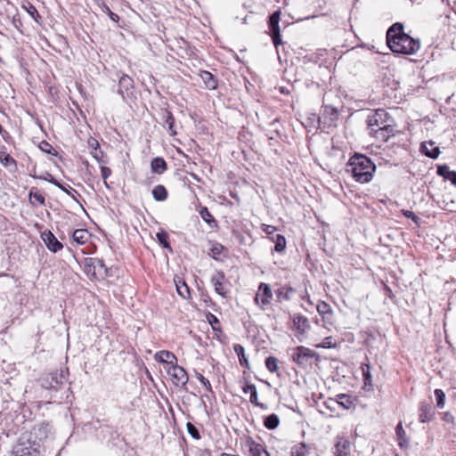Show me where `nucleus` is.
I'll return each instance as SVG.
<instances>
[{
  "label": "nucleus",
  "mask_w": 456,
  "mask_h": 456,
  "mask_svg": "<svg viewBox=\"0 0 456 456\" xmlns=\"http://www.w3.org/2000/svg\"><path fill=\"white\" fill-rule=\"evenodd\" d=\"M347 166L354 179L361 183H366L372 180L376 165L363 154L355 153L349 159Z\"/></svg>",
  "instance_id": "f03ea898"
},
{
  "label": "nucleus",
  "mask_w": 456,
  "mask_h": 456,
  "mask_svg": "<svg viewBox=\"0 0 456 456\" xmlns=\"http://www.w3.org/2000/svg\"><path fill=\"white\" fill-rule=\"evenodd\" d=\"M362 377H363V388L366 391L373 390L372 376L370 373V365L368 363H362L361 366Z\"/></svg>",
  "instance_id": "4be33fe9"
},
{
  "label": "nucleus",
  "mask_w": 456,
  "mask_h": 456,
  "mask_svg": "<svg viewBox=\"0 0 456 456\" xmlns=\"http://www.w3.org/2000/svg\"><path fill=\"white\" fill-rule=\"evenodd\" d=\"M272 240L274 242V250L277 252L284 251L286 248V239L281 234H276L275 237L272 238Z\"/></svg>",
  "instance_id": "72a5a7b5"
},
{
  "label": "nucleus",
  "mask_w": 456,
  "mask_h": 456,
  "mask_svg": "<svg viewBox=\"0 0 456 456\" xmlns=\"http://www.w3.org/2000/svg\"><path fill=\"white\" fill-rule=\"evenodd\" d=\"M336 343L333 341L332 337H326L322 342L316 346V347L321 348H334L336 347Z\"/></svg>",
  "instance_id": "37998d69"
},
{
  "label": "nucleus",
  "mask_w": 456,
  "mask_h": 456,
  "mask_svg": "<svg viewBox=\"0 0 456 456\" xmlns=\"http://www.w3.org/2000/svg\"><path fill=\"white\" fill-rule=\"evenodd\" d=\"M324 113L330 114V116H331L330 120L331 121H334L338 118V111H337V109H335V108H332V107H330V106H325Z\"/></svg>",
  "instance_id": "8fccbe9b"
},
{
  "label": "nucleus",
  "mask_w": 456,
  "mask_h": 456,
  "mask_svg": "<svg viewBox=\"0 0 456 456\" xmlns=\"http://www.w3.org/2000/svg\"><path fill=\"white\" fill-rule=\"evenodd\" d=\"M87 144H88V147L92 150V151H96L97 149L100 148V143L99 142L94 138V137H90L87 141Z\"/></svg>",
  "instance_id": "5fc2aeb1"
},
{
  "label": "nucleus",
  "mask_w": 456,
  "mask_h": 456,
  "mask_svg": "<svg viewBox=\"0 0 456 456\" xmlns=\"http://www.w3.org/2000/svg\"><path fill=\"white\" fill-rule=\"evenodd\" d=\"M225 276L223 273H217L211 278V283L215 288V291L223 297H226L229 291L227 286L224 284Z\"/></svg>",
  "instance_id": "f8f14e48"
},
{
  "label": "nucleus",
  "mask_w": 456,
  "mask_h": 456,
  "mask_svg": "<svg viewBox=\"0 0 456 456\" xmlns=\"http://www.w3.org/2000/svg\"><path fill=\"white\" fill-rule=\"evenodd\" d=\"M40 148L43 151H45L49 154H55V150L47 142H42Z\"/></svg>",
  "instance_id": "3c124183"
},
{
  "label": "nucleus",
  "mask_w": 456,
  "mask_h": 456,
  "mask_svg": "<svg viewBox=\"0 0 456 456\" xmlns=\"http://www.w3.org/2000/svg\"><path fill=\"white\" fill-rule=\"evenodd\" d=\"M317 311L323 318H328L329 315L333 314L331 306L323 301L317 305Z\"/></svg>",
  "instance_id": "c9c22d12"
},
{
  "label": "nucleus",
  "mask_w": 456,
  "mask_h": 456,
  "mask_svg": "<svg viewBox=\"0 0 456 456\" xmlns=\"http://www.w3.org/2000/svg\"><path fill=\"white\" fill-rule=\"evenodd\" d=\"M291 320L299 333H305L310 328L308 319L300 314H294Z\"/></svg>",
  "instance_id": "2eb2a0df"
},
{
  "label": "nucleus",
  "mask_w": 456,
  "mask_h": 456,
  "mask_svg": "<svg viewBox=\"0 0 456 456\" xmlns=\"http://www.w3.org/2000/svg\"><path fill=\"white\" fill-rule=\"evenodd\" d=\"M29 199L32 203H34V201L37 202L39 205H45V197L35 189L30 190Z\"/></svg>",
  "instance_id": "ea45409f"
},
{
  "label": "nucleus",
  "mask_w": 456,
  "mask_h": 456,
  "mask_svg": "<svg viewBox=\"0 0 456 456\" xmlns=\"http://www.w3.org/2000/svg\"><path fill=\"white\" fill-rule=\"evenodd\" d=\"M88 236V232L86 229H77L72 234L74 241L81 245L87 241Z\"/></svg>",
  "instance_id": "c756f323"
},
{
  "label": "nucleus",
  "mask_w": 456,
  "mask_h": 456,
  "mask_svg": "<svg viewBox=\"0 0 456 456\" xmlns=\"http://www.w3.org/2000/svg\"><path fill=\"white\" fill-rule=\"evenodd\" d=\"M276 297L279 301H289L292 299L293 296L296 294V289L289 285H284L279 288L275 291Z\"/></svg>",
  "instance_id": "a211bd4d"
},
{
  "label": "nucleus",
  "mask_w": 456,
  "mask_h": 456,
  "mask_svg": "<svg viewBox=\"0 0 456 456\" xmlns=\"http://www.w3.org/2000/svg\"><path fill=\"white\" fill-rule=\"evenodd\" d=\"M387 45L395 53L412 55L420 48V42L404 32L402 23H394L387 31Z\"/></svg>",
  "instance_id": "f257e3e1"
},
{
  "label": "nucleus",
  "mask_w": 456,
  "mask_h": 456,
  "mask_svg": "<svg viewBox=\"0 0 456 456\" xmlns=\"http://www.w3.org/2000/svg\"><path fill=\"white\" fill-rule=\"evenodd\" d=\"M280 18H281V11L278 10L271 14V16L269 17V21H268L273 43L277 51H278V46L282 44L281 37V30H280V26H279Z\"/></svg>",
  "instance_id": "39448f33"
},
{
  "label": "nucleus",
  "mask_w": 456,
  "mask_h": 456,
  "mask_svg": "<svg viewBox=\"0 0 456 456\" xmlns=\"http://www.w3.org/2000/svg\"><path fill=\"white\" fill-rule=\"evenodd\" d=\"M350 442L345 438H339L334 447L336 456H347L350 452Z\"/></svg>",
  "instance_id": "6ab92c4d"
},
{
  "label": "nucleus",
  "mask_w": 456,
  "mask_h": 456,
  "mask_svg": "<svg viewBox=\"0 0 456 456\" xmlns=\"http://www.w3.org/2000/svg\"><path fill=\"white\" fill-rule=\"evenodd\" d=\"M273 291L267 283L261 282L254 297L255 303L262 309L271 303Z\"/></svg>",
  "instance_id": "6e6552de"
},
{
  "label": "nucleus",
  "mask_w": 456,
  "mask_h": 456,
  "mask_svg": "<svg viewBox=\"0 0 456 456\" xmlns=\"http://www.w3.org/2000/svg\"><path fill=\"white\" fill-rule=\"evenodd\" d=\"M265 366L270 372H276L279 369L278 359L274 356H268L265 360Z\"/></svg>",
  "instance_id": "58836bf2"
},
{
  "label": "nucleus",
  "mask_w": 456,
  "mask_h": 456,
  "mask_svg": "<svg viewBox=\"0 0 456 456\" xmlns=\"http://www.w3.org/2000/svg\"><path fill=\"white\" fill-rule=\"evenodd\" d=\"M248 445L249 456H270L269 452L262 444L253 440H249Z\"/></svg>",
  "instance_id": "5701e85b"
},
{
  "label": "nucleus",
  "mask_w": 456,
  "mask_h": 456,
  "mask_svg": "<svg viewBox=\"0 0 456 456\" xmlns=\"http://www.w3.org/2000/svg\"><path fill=\"white\" fill-rule=\"evenodd\" d=\"M434 418L432 405L426 402H421L419 405V419L421 423L429 422Z\"/></svg>",
  "instance_id": "ddd939ff"
},
{
  "label": "nucleus",
  "mask_w": 456,
  "mask_h": 456,
  "mask_svg": "<svg viewBox=\"0 0 456 456\" xmlns=\"http://www.w3.org/2000/svg\"><path fill=\"white\" fill-rule=\"evenodd\" d=\"M437 175L444 177L445 180L450 181L452 184L456 185V171L450 170L448 166H438Z\"/></svg>",
  "instance_id": "393cba45"
},
{
  "label": "nucleus",
  "mask_w": 456,
  "mask_h": 456,
  "mask_svg": "<svg viewBox=\"0 0 456 456\" xmlns=\"http://www.w3.org/2000/svg\"><path fill=\"white\" fill-rule=\"evenodd\" d=\"M48 176L50 178H44L45 180L48 181L49 183H53L61 191H63L65 193H67L69 196H70L73 200L77 201L76 196H79L78 192L73 189L71 186H64L60 182H58L55 178H53L50 174H48Z\"/></svg>",
  "instance_id": "aec40b11"
},
{
  "label": "nucleus",
  "mask_w": 456,
  "mask_h": 456,
  "mask_svg": "<svg viewBox=\"0 0 456 456\" xmlns=\"http://www.w3.org/2000/svg\"><path fill=\"white\" fill-rule=\"evenodd\" d=\"M395 433H396V436H397L398 439L400 440L399 444L402 446L403 445L402 440H403V436L405 435V432H404L401 423H399L396 426Z\"/></svg>",
  "instance_id": "864d4df0"
},
{
  "label": "nucleus",
  "mask_w": 456,
  "mask_h": 456,
  "mask_svg": "<svg viewBox=\"0 0 456 456\" xmlns=\"http://www.w3.org/2000/svg\"><path fill=\"white\" fill-rule=\"evenodd\" d=\"M14 456H40L39 444L35 441L20 438L13 447Z\"/></svg>",
  "instance_id": "20e7f679"
},
{
  "label": "nucleus",
  "mask_w": 456,
  "mask_h": 456,
  "mask_svg": "<svg viewBox=\"0 0 456 456\" xmlns=\"http://www.w3.org/2000/svg\"><path fill=\"white\" fill-rule=\"evenodd\" d=\"M196 378L202 384V386L205 387V389L208 392H212V387L208 379H206L202 374L200 372H196Z\"/></svg>",
  "instance_id": "c03bdc74"
},
{
  "label": "nucleus",
  "mask_w": 456,
  "mask_h": 456,
  "mask_svg": "<svg viewBox=\"0 0 456 456\" xmlns=\"http://www.w3.org/2000/svg\"><path fill=\"white\" fill-rule=\"evenodd\" d=\"M420 151L424 155L431 159H436L440 154L438 147L434 146L433 142H424L420 145Z\"/></svg>",
  "instance_id": "f3484780"
},
{
  "label": "nucleus",
  "mask_w": 456,
  "mask_h": 456,
  "mask_svg": "<svg viewBox=\"0 0 456 456\" xmlns=\"http://www.w3.org/2000/svg\"><path fill=\"white\" fill-rule=\"evenodd\" d=\"M370 134L376 137L378 140L387 142L390 137L395 136V129L389 123L383 124V126L374 129L373 132H370Z\"/></svg>",
  "instance_id": "9d476101"
},
{
  "label": "nucleus",
  "mask_w": 456,
  "mask_h": 456,
  "mask_svg": "<svg viewBox=\"0 0 456 456\" xmlns=\"http://www.w3.org/2000/svg\"><path fill=\"white\" fill-rule=\"evenodd\" d=\"M0 154V161L4 166L8 167L11 164H15V160L10 155L4 152H1Z\"/></svg>",
  "instance_id": "de8ad7c7"
},
{
  "label": "nucleus",
  "mask_w": 456,
  "mask_h": 456,
  "mask_svg": "<svg viewBox=\"0 0 456 456\" xmlns=\"http://www.w3.org/2000/svg\"><path fill=\"white\" fill-rule=\"evenodd\" d=\"M152 196L157 201H163L167 198V191L164 185L159 184L152 190Z\"/></svg>",
  "instance_id": "c85d7f7f"
},
{
  "label": "nucleus",
  "mask_w": 456,
  "mask_h": 456,
  "mask_svg": "<svg viewBox=\"0 0 456 456\" xmlns=\"http://www.w3.org/2000/svg\"><path fill=\"white\" fill-rule=\"evenodd\" d=\"M279 424L280 419L275 413H272L265 418L264 425L269 430L275 429L279 426Z\"/></svg>",
  "instance_id": "7c9ffc66"
},
{
  "label": "nucleus",
  "mask_w": 456,
  "mask_h": 456,
  "mask_svg": "<svg viewBox=\"0 0 456 456\" xmlns=\"http://www.w3.org/2000/svg\"><path fill=\"white\" fill-rule=\"evenodd\" d=\"M436 399V405L438 408L443 409L445 404V394L442 389H436L434 391Z\"/></svg>",
  "instance_id": "a19ab883"
},
{
  "label": "nucleus",
  "mask_w": 456,
  "mask_h": 456,
  "mask_svg": "<svg viewBox=\"0 0 456 456\" xmlns=\"http://www.w3.org/2000/svg\"><path fill=\"white\" fill-rule=\"evenodd\" d=\"M151 169L152 173L162 175L167 169V162L163 158L156 157L151 161Z\"/></svg>",
  "instance_id": "b1692460"
},
{
  "label": "nucleus",
  "mask_w": 456,
  "mask_h": 456,
  "mask_svg": "<svg viewBox=\"0 0 456 456\" xmlns=\"http://www.w3.org/2000/svg\"><path fill=\"white\" fill-rule=\"evenodd\" d=\"M28 13L36 20L37 21V19L40 18V15L32 4H29V6L27 8Z\"/></svg>",
  "instance_id": "603ef678"
},
{
  "label": "nucleus",
  "mask_w": 456,
  "mask_h": 456,
  "mask_svg": "<svg viewBox=\"0 0 456 456\" xmlns=\"http://www.w3.org/2000/svg\"><path fill=\"white\" fill-rule=\"evenodd\" d=\"M157 240L163 246V248L169 249L172 251V248L170 246V243L168 242V234L167 232L161 231L157 232L156 234Z\"/></svg>",
  "instance_id": "4c0bfd02"
},
{
  "label": "nucleus",
  "mask_w": 456,
  "mask_h": 456,
  "mask_svg": "<svg viewBox=\"0 0 456 456\" xmlns=\"http://www.w3.org/2000/svg\"><path fill=\"white\" fill-rule=\"evenodd\" d=\"M303 299H306V297H303ZM307 301H309V298L307 297Z\"/></svg>",
  "instance_id": "052dcab7"
},
{
  "label": "nucleus",
  "mask_w": 456,
  "mask_h": 456,
  "mask_svg": "<svg viewBox=\"0 0 456 456\" xmlns=\"http://www.w3.org/2000/svg\"><path fill=\"white\" fill-rule=\"evenodd\" d=\"M97 5L100 11L106 13L112 21L118 22V15L111 12L110 8L105 4L104 0H97Z\"/></svg>",
  "instance_id": "cd10ccee"
},
{
  "label": "nucleus",
  "mask_w": 456,
  "mask_h": 456,
  "mask_svg": "<svg viewBox=\"0 0 456 456\" xmlns=\"http://www.w3.org/2000/svg\"><path fill=\"white\" fill-rule=\"evenodd\" d=\"M167 373L176 387H185L189 380L188 374L183 367L177 365V362L169 366Z\"/></svg>",
  "instance_id": "423d86ee"
},
{
  "label": "nucleus",
  "mask_w": 456,
  "mask_h": 456,
  "mask_svg": "<svg viewBox=\"0 0 456 456\" xmlns=\"http://www.w3.org/2000/svg\"><path fill=\"white\" fill-rule=\"evenodd\" d=\"M389 114L381 109L377 110L374 113L370 114L367 118V125L370 132L383 126V124H387L389 121Z\"/></svg>",
  "instance_id": "0eeeda50"
},
{
  "label": "nucleus",
  "mask_w": 456,
  "mask_h": 456,
  "mask_svg": "<svg viewBox=\"0 0 456 456\" xmlns=\"http://www.w3.org/2000/svg\"><path fill=\"white\" fill-rule=\"evenodd\" d=\"M319 357L316 352L303 346L295 347L291 355L292 361L303 369L312 366L314 361H318Z\"/></svg>",
  "instance_id": "7ed1b4c3"
},
{
  "label": "nucleus",
  "mask_w": 456,
  "mask_h": 456,
  "mask_svg": "<svg viewBox=\"0 0 456 456\" xmlns=\"http://www.w3.org/2000/svg\"><path fill=\"white\" fill-rule=\"evenodd\" d=\"M91 154L92 156L94 157V159L100 164H106V160L103 159V152L99 149H97L96 151H91Z\"/></svg>",
  "instance_id": "09e8293b"
},
{
  "label": "nucleus",
  "mask_w": 456,
  "mask_h": 456,
  "mask_svg": "<svg viewBox=\"0 0 456 456\" xmlns=\"http://www.w3.org/2000/svg\"><path fill=\"white\" fill-rule=\"evenodd\" d=\"M176 290L177 293L183 297L186 298L190 295L189 287L186 285V283L182 281L181 279L177 281H175Z\"/></svg>",
  "instance_id": "e433bc0d"
},
{
  "label": "nucleus",
  "mask_w": 456,
  "mask_h": 456,
  "mask_svg": "<svg viewBox=\"0 0 456 456\" xmlns=\"http://www.w3.org/2000/svg\"><path fill=\"white\" fill-rule=\"evenodd\" d=\"M134 87V81L133 79L127 76L124 75L119 78L118 81V93L122 95L123 98H125V95H128L130 91Z\"/></svg>",
  "instance_id": "4468645a"
},
{
  "label": "nucleus",
  "mask_w": 456,
  "mask_h": 456,
  "mask_svg": "<svg viewBox=\"0 0 456 456\" xmlns=\"http://www.w3.org/2000/svg\"><path fill=\"white\" fill-rule=\"evenodd\" d=\"M291 456H306V448L305 445L300 444L296 445L291 450Z\"/></svg>",
  "instance_id": "79ce46f5"
},
{
  "label": "nucleus",
  "mask_w": 456,
  "mask_h": 456,
  "mask_svg": "<svg viewBox=\"0 0 456 456\" xmlns=\"http://www.w3.org/2000/svg\"><path fill=\"white\" fill-rule=\"evenodd\" d=\"M41 237L46 248L53 253L60 251L63 248L62 243L58 240L51 231L44 232Z\"/></svg>",
  "instance_id": "9b49d317"
},
{
  "label": "nucleus",
  "mask_w": 456,
  "mask_h": 456,
  "mask_svg": "<svg viewBox=\"0 0 456 456\" xmlns=\"http://www.w3.org/2000/svg\"><path fill=\"white\" fill-rule=\"evenodd\" d=\"M89 260H90V262L93 263L94 268L99 266L100 268L105 269V265L103 264L102 260H99V259H89Z\"/></svg>",
  "instance_id": "bf43d9fd"
},
{
  "label": "nucleus",
  "mask_w": 456,
  "mask_h": 456,
  "mask_svg": "<svg viewBox=\"0 0 456 456\" xmlns=\"http://www.w3.org/2000/svg\"><path fill=\"white\" fill-rule=\"evenodd\" d=\"M200 78L204 82L207 88L214 90L217 86V81L214 76L207 70H203L200 74Z\"/></svg>",
  "instance_id": "a878e982"
},
{
  "label": "nucleus",
  "mask_w": 456,
  "mask_h": 456,
  "mask_svg": "<svg viewBox=\"0 0 456 456\" xmlns=\"http://www.w3.org/2000/svg\"><path fill=\"white\" fill-rule=\"evenodd\" d=\"M243 392L245 394L249 393V401L252 404L261 408L266 409V406L264 403H261L257 401V389L256 387L253 384H248L243 387Z\"/></svg>",
  "instance_id": "412c9836"
},
{
  "label": "nucleus",
  "mask_w": 456,
  "mask_h": 456,
  "mask_svg": "<svg viewBox=\"0 0 456 456\" xmlns=\"http://www.w3.org/2000/svg\"><path fill=\"white\" fill-rule=\"evenodd\" d=\"M111 175V170L110 168L107 167H104V166H102L101 167V175H102V178L103 179V183L105 185L106 188H110L108 183H107V178Z\"/></svg>",
  "instance_id": "a18cd8bd"
},
{
  "label": "nucleus",
  "mask_w": 456,
  "mask_h": 456,
  "mask_svg": "<svg viewBox=\"0 0 456 456\" xmlns=\"http://www.w3.org/2000/svg\"><path fill=\"white\" fill-rule=\"evenodd\" d=\"M163 118H164L165 123L167 126L169 134L173 136L175 135L176 131L175 129V118H174L173 114L170 111H166Z\"/></svg>",
  "instance_id": "473e14b6"
},
{
  "label": "nucleus",
  "mask_w": 456,
  "mask_h": 456,
  "mask_svg": "<svg viewBox=\"0 0 456 456\" xmlns=\"http://www.w3.org/2000/svg\"><path fill=\"white\" fill-rule=\"evenodd\" d=\"M186 428L191 437L195 439H199L200 437L198 428L192 423L188 422Z\"/></svg>",
  "instance_id": "49530a36"
},
{
  "label": "nucleus",
  "mask_w": 456,
  "mask_h": 456,
  "mask_svg": "<svg viewBox=\"0 0 456 456\" xmlns=\"http://www.w3.org/2000/svg\"><path fill=\"white\" fill-rule=\"evenodd\" d=\"M403 215L408 217V218H411V220H413L414 222H418L419 220V217L412 212V211H410V210H405L403 211Z\"/></svg>",
  "instance_id": "4d7b16f0"
},
{
  "label": "nucleus",
  "mask_w": 456,
  "mask_h": 456,
  "mask_svg": "<svg viewBox=\"0 0 456 456\" xmlns=\"http://www.w3.org/2000/svg\"><path fill=\"white\" fill-rule=\"evenodd\" d=\"M65 381V376L62 373H51L42 379L41 386L45 389L58 390Z\"/></svg>",
  "instance_id": "1a4fd4ad"
},
{
  "label": "nucleus",
  "mask_w": 456,
  "mask_h": 456,
  "mask_svg": "<svg viewBox=\"0 0 456 456\" xmlns=\"http://www.w3.org/2000/svg\"><path fill=\"white\" fill-rule=\"evenodd\" d=\"M262 231L267 235H272L276 231V227L269 224H262Z\"/></svg>",
  "instance_id": "6e6d98bb"
},
{
  "label": "nucleus",
  "mask_w": 456,
  "mask_h": 456,
  "mask_svg": "<svg viewBox=\"0 0 456 456\" xmlns=\"http://www.w3.org/2000/svg\"><path fill=\"white\" fill-rule=\"evenodd\" d=\"M222 249L223 246L216 243L211 248V252L213 253V255H219Z\"/></svg>",
  "instance_id": "13d9d810"
},
{
  "label": "nucleus",
  "mask_w": 456,
  "mask_h": 456,
  "mask_svg": "<svg viewBox=\"0 0 456 456\" xmlns=\"http://www.w3.org/2000/svg\"><path fill=\"white\" fill-rule=\"evenodd\" d=\"M154 358L157 362L167 363L169 366H172L177 362L176 356L172 352L167 350L157 352L154 355Z\"/></svg>",
  "instance_id": "dca6fc26"
},
{
  "label": "nucleus",
  "mask_w": 456,
  "mask_h": 456,
  "mask_svg": "<svg viewBox=\"0 0 456 456\" xmlns=\"http://www.w3.org/2000/svg\"><path fill=\"white\" fill-rule=\"evenodd\" d=\"M334 403L341 405L344 409H350L353 405V400L350 395L346 394H339L337 395V401Z\"/></svg>",
  "instance_id": "2f4dec72"
},
{
  "label": "nucleus",
  "mask_w": 456,
  "mask_h": 456,
  "mask_svg": "<svg viewBox=\"0 0 456 456\" xmlns=\"http://www.w3.org/2000/svg\"><path fill=\"white\" fill-rule=\"evenodd\" d=\"M233 351L239 357L240 364L242 367H245L247 369H249V362L245 355V350L244 347L241 345L236 344L233 346Z\"/></svg>",
  "instance_id": "bb28decb"
},
{
  "label": "nucleus",
  "mask_w": 456,
  "mask_h": 456,
  "mask_svg": "<svg viewBox=\"0 0 456 456\" xmlns=\"http://www.w3.org/2000/svg\"><path fill=\"white\" fill-rule=\"evenodd\" d=\"M200 215L201 218L209 224V226L213 227L216 225V222L213 216L210 214L208 209L206 207H203L200 210Z\"/></svg>",
  "instance_id": "f704fd0d"
}]
</instances>
